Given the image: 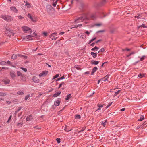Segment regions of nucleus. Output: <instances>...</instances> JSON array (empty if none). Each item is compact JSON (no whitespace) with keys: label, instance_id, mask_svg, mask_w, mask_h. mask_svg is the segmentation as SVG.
I'll return each mask as SVG.
<instances>
[{"label":"nucleus","instance_id":"1","mask_svg":"<svg viewBox=\"0 0 147 147\" xmlns=\"http://www.w3.org/2000/svg\"><path fill=\"white\" fill-rule=\"evenodd\" d=\"M89 18L88 17V15L87 14H84L82 16L77 17L75 19L74 22L77 24L85 20H88Z\"/></svg>","mask_w":147,"mask_h":147},{"label":"nucleus","instance_id":"2","mask_svg":"<svg viewBox=\"0 0 147 147\" xmlns=\"http://www.w3.org/2000/svg\"><path fill=\"white\" fill-rule=\"evenodd\" d=\"M1 17L8 22H10L13 20L12 18L8 15H2L1 16Z\"/></svg>","mask_w":147,"mask_h":147},{"label":"nucleus","instance_id":"3","mask_svg":"<svg viewBox=\"0 0 147 147\" xmlns=\"http://www.w3.org/2000/svg\"><path fill=\"white\" fill-rule=\"evenodd\" d=\"M36 35V34L34 33L32 35H30L25 36L23 39L26 41H29L32 40V37H34Z\"/></svg>","mask_w":147,"mask_h":147},{"label":"nucleus","instance_id":"4","mask_svg":"<svg viewBox=\"0 0 147 147\" xmlns=\"http://www.w3.org/2000/svg\"><path fill=\"white\" fill-rule=\"evenodd\" d=\"M5 34L7 36L10 37L14 35L13 31L10 29H6L5 30Z\"/></svg>","mask_w":147,"mask_h":147},{"label":"nucleus","instance_id":"5","mask_svg":"<svg viewBox=\"0 0 147 147\" xmlns=\"http://www.w3.org/2000/svg\"><path fill=\"white\" fill-rule=\"evenodd\" d=\"M22 30L25 32L27 33V32H32V30L29 27L24 26L22 27Z\"/></svg>","mask_w":147,"mask_h":147},{"label":"nucleus","instance_id":"6","mask_svg":"<svg viewBox=\"0 0 147 147\" xmlns=\"http://www.w3.org/2000/svg\"><path fill=\"white\" fill-rule=\"evenodd\" d=\"M46 8L47 12L50 14L52 13L54 11V9L50 5H48Z\"/></svg>","mask_w":147,"mask_h":147},{"label":"nucleus","instance_id":"7","mask_svg":"<svg viewBox=\"0 0 147 147\" xmlns=\"http://www.w3.org/2000/svg\"><path fill=\"white\" fill-rule=\"evenodd\" d=\"M48 72L47 71H44L42 73H40L39 76L40 77L45 76L47 74Z\"/></svg>","mask_w":147,"mask_h":147},{"label":"nucleus","instance_id":"8","mask_svg":"<svg viewBox=\"0 0 147 147\" xmlns=\"http://www.w3.org/2000/svg\"><path fill=\"white\" fill-rule=\"evenodd\" d=\"M32 81L34 83H38L39 82V79L36 77L34 76L32 78Z\"/></svg>","mask_w":147,"mask_h":147},{"label":"nucleus","instance_id":"9","mask_svg":"<svg viewBox=\"0 0 147 147\" xmlns=\"http://www.w3.org/2000/svg\"><path fill=\"white\" fill-rule=\"evenodd\" d=\"M87 14L88 15V17L89 18V19L88 20H90V19L91 20H94L96 18V14H93L91 15L90 16V17H89V15L88 14Z\"/></svg>","mask_w":147,"mask_h":147},{"label":"nucleus","instance_id":"10","mask_svg":"<svg viewBox=\"0 0 147 147\" xmlns=\"http://www.w3.org/2000/svg\"><path fill=\"white\" fill-rule=\"evenodd\" d=\"M17 56H20V57H26V56H24L23 55H16L13 54V55H12V56L11 57V58H12V59H16L17 58Z\"/></svg>","mask_w":147,"mask_h":147},{"label":"nucleus","instance_id":"11","mask_svg":"<svg viewBox=\"0 0 147 147\" xmlns=\"http://www.w3.org/2000/svg\"><path fill=\"white\" fill-rule=\"evenodd\" d=\"M98 70V68L96 67H94L92 69L91 73V75H93L94 73Z\"/></svg>","mask_w":147,"mask_h":147},{"label":"nucleus","instance_id":"12","mask_svg":"<svg viewBox=\"0 0 147 147\" xmlns=\"http://www.w3.org/2000/svg\"><path fill=\"white\" fill-rule=\"evenodd\" d=\"M55 33H53L51 35L49 36V38L53 40L55 39Z\"/></svg>","mask_w":147,"mask_h":147},{"label":"nucleus","instance_id":"13","mask_svg":"<svg viewBox=\"0 0 147 147\" xmlns=\"http://www.w3.org/2000/svg\"><path fill=\"white\" fill-rule=\"evenodd\" d=\"M3 81L5 84H9L10 82V80L7 78H5L3 80Z\"/></svg>","mask_w":147,"mask_h":147},{"label":"nucleus","instance_id":"14","mask_svg":"<svg viewBox=\"0 0 147 147\" xmlns=\"http://www.w3.org/2000/svg\"><path fill=\"white\" fill-rule=\"evenodd\" d=\"M11 9L12 11L16 13L18 12V10L14 6H13L10 8Z\"/></svg>","mask_w":147,"mask_h":147},{"label":"nucleus","instance_id":"15","mask_svg":"<svg viewBox=\"0 0 147 147\" xmlns=\"http://www.w3.org/2000/svg\"><path fill=\"white\" fill-rule=\"evenodd\" d=\"M90 54L93 58H95L96 57L97 53L96 52L94 53L93 52H91Z\"/></svg>","mask_w":147,"mask_h":147},{"label":"nucleus","instance_id":"16","mask_svg":"<svg viewBox=\"0 0 147 147\" xmlns=\"http://www.w3.org/2000/svg\"><path fill=\"white\" fill-rule=\"evenodd\" d=\"M61 101V99L59 98H58L57 101H56V106H57L59 105L60 102Z\"/></svg>","mask_w":147,"mask_h":147},{"label":"nucleus","instance_id":"17","mask_svg":"<svg viewBox=\"0 0 147 147\" xmlns=\"http://www.w3.org/2000/svg\"><path fill=\"white\" fill-rule=\"evenodd\" d=\"M109 76L107 75L104 77V78H102V80L103 81H106L107 80H108V78H109Z\"/></svg>","mask_w":147,"mask_h":147},{"label":"nucleus","instance_id":"18","mask_svg":"<svg viewBox=\"0 0 147 147\" xmlns=\"http://www.w3.org/2000/svg\"><path fill=\"white\" fill-rule=\"evenodd\" d=\"M32 115H30L26 119V120L27 121H30L32 119Z\"/></svg>","mask_w":147,"mask_h":147},{"label":"nucleus","instance_id":"19","mask_svg":"<svg viewBox=\"0 0 147 147\" xmlns=\"http://www.w3.org/2000/svg\"><path fill=\"white\" fill-rule=\"evenodd\" d=\"M97 106L98 107V108L97 109L96 111H97L98 110H100L101 109V108L103 107V105H100V104H98Z\"/></svg>","mask_w":147,"mask_h":147},{"label":"nucleus","instance_id":"20","mask_svg":"<svg viewBox=\"0 0 147 147\" xmlns=\"http://www.w3.org/2000/svg\"><path fill=\"white\" fill-rule=\"evenodd\" d=\"M10 76L12 78H14L16 76L15 72H10Z\"/></svg>","mask_w":147,"mask_h":147},{"label":"nucleus","instance_id":"21","mask_svg":"<svg viewBox=\"0 0 147 147\" xmlns=\"http://www.w3.org/2000/svg\"><path fill=\"white\" fill-rule=\"evenodd\" d=\"M74 68L79 70H81L82 69L80 66L78 65H75L74 66Z\"/></svg>","mask_w":147,"mask_h":147},{"label":"nucleus","instance_id":"22","mask_svg":"<svg viewBox=\"0 0 147 147\" xmlns=\"http://www.w3.org/2000/svg\"><path fill=\"white\" fill-rule=\"evenodd\" d=\"M20 78L23 81H25L26 80V78L24 75H23L22 76H20Z\"/></svg>","mask_w":147,"mask_h":147},{"label":"nucleus","instance_id":"23","mask_svg":"<svg viewBox=\"0 0 147 147\" xmlns=\"http://www.w3.org/2000/svg\"><path fill=\"white\" fill-rule=\"evenodd\" d=\"M107 123V120H105L104 122H103V121H102V122L101 125H102L104 127H106Z\"/></svg>","mask_w":147,"mask_h":147},{"label":"nucleus","instance_id":"24","mask_svg":"<svg viewBox=\"0 0 147 147\" xmlns=\"http://www.w3.org/2000/svg\"><path fill=\"white\" fill-rule=\"evenodd\" d=\"M99 62L96 61H93L91 62V63L92 65H96L98 64Z\"/></svg>","mask_w":147,"mask_h":147},{"label":"nucleus","instance_id":"25","mask_svg":"<svg viewBox=\"0 0 147 147\" xmlns=\"http://www.w3.org/2000/svg\"><path fill=\"white\" fill-rule=\"evenodd\" d=\"M82 26V24H76L74 25V27H71V28H77L78 27H80Z\"/></svg>","mask_w":147,"mask_h":147},{"label":"nucleus","instance_id":"26","mask_svg":"<svg viewBox=\"0 0 147 147\" xmlns=\"http://www.w3.org/2000/svg\"><path fill=\"white\" fill-rule=\"evenodd\" d=\"M26 6H27V8H30L31 7V5L28 3L26 2L25 5Z\"/></svg>","mask_w":147,"mask_h":147},{"label":"nucleus","instance_id":"27","mask_svg":"<svg viewBox=\"0 0 147 147\" xmlns=\"http://www.w3.org/2000/svg\"><path fill=\"white\" fill-rule=\"evenodd\" d=\"M80 37L82 39H84L86 38V36L84 34H81Z\"/></svg>","mask_w":147,"mask_h":147},{"label":"nucleus","instance_id":"28","mask_svg":"<svg viewBox=\"0 0 147 147\" xmlns=\"http://www.w3.org/2000/svg\"><path fill=\"white\" fill-rule=\"evenodd\" d=\"M28 16L31 19L32 21L33 22L34 21V20H33V18L31 16V15L30 14H28Z\"/></svg>","mask_w":147,"mask_h":147},{"label":"nucleus","instance_id":"29","mask_svg":"<svg viewBox=\"0 0 147 147\" xmlns=\"http://www.w3.org/2000/svg\"><path fill=\"white\" fill-rule=\"evenodd\" d=\"M65 78V77L64 76H62L61 78H58L56 79V81H58L60 80H62Z\"/></svg>","mask_w":147,"mask_h":147},{"label":"nucleus","instance_id":"30","mask_svg":"<svg viewBox=\"0 0 147 147\" xmlns=\"http://www.w3.org/2000/svg\"><path fill=\"white\" fill-rule=\"evenodd\" d=\"M71 94H69L67 95L66 98L65 99L66 100H67L71 98Z\"/></svg>","mask_w":147,"mask_h":147},{"label":"nucleus","instance_id":"31","mask_svg":"<svg viewBox=\"0 0 147 147\" xmlns=\"http://www.w3.org/2000/svg\"><path fill=\"white\" fill-rule=\"evenodd\" d=\"M144 77V74H140L138 75V77H139L140 78H142Z\"/></svg>","mask_w":147,"mask_h":147},{"label":"nucleus","instance_id":"32","mask_svg":"<svg viewBox=\"0 0 147 147\" xmlns=\"http://www.w3.org/2000/svg\"><path fill=\"white\" fill-rule=\"evenodd\" d=\"M75 117L76 119H79L81 118V117L80 115H76Z\"/></svg>","mask_w":147,"mask_h":147},{"label":"nucleus","instance_id":"33","mask_svg":"<svg viewBox=\"0 0 147 147\" xmlns=\"http://www.w3.org/2000/svg\"><path fill=\"white\" fill-rule=\"evenodd\" d=\"M6 95V94L5 93L0 92V96H4Z\"/></svg>","mask_w":147,"mask_h":147},{"label":"nucleus","instance_id":"34","mask_svg":"<svg viewBox=\"0 0 147 147\" xmlns=\"http://www.w3.org/2000/svg\"><path fill=\"white\" fill-rule=\"evenodd\" d=\"M7 63L6 62L2 61L0 62V64L1 65H5Z\"/></svg>","mask_w":147,"mask_h":147},{"label":"nucleus","instance_id":"35","mask_svg":"<svg viewBox=\"0 0 147 147\" xmlns=\"http://www.w3.org/2000/svg\"><path fill=\"white\" fill-rule=\"evenodd\" d=\"M144 119V117L143 115H142L140 117V119L138 120V121H141Z\"/></svg>","mask_w":147,"mask_h":147},{"label":"nucleus","instance_id":"36","mask_svg":"<svg viewBox=\"0 0 147 147\" xmlns=\"http://www.w3.org/2000/svg\"><path fill=\"white\" fill-rule=\"evenodd\" d=\"M21 107H19L18 108L17 110L15 112V114H16L18 112H19L21 109Z\"/></svg>","mask_w":147,"mask_h":147},{"label":"nucleus","instance_id":"37","mask_svg":"<svg viewBox=\"0 0 147 147\" xmlns=\"http://www.w3.org/2000/svg\"><path fill=\"white\" fill-rule=\"evenodd\" d=\"M96 37H95L94 38H93L91 40H90L89 41V43H90L92 42L93 41H94V40H96Z\"/></svg>","mask_w":147,"mask_h":147},{"label":"nucleus","instance_id":"38","mask_svg":"<svg viewBox=\"0 0 147 147\" xmlns=\"http://www.w3.org/2000/svg\"><path fill=\"white\" fill-rule=\"evenodd\" d=\"M98 49H99V48L95 46L94 48H92L91 49V50L92 51H94L95 50H97Z\"/></svg>","mask_w":147,"mask_h":147},{"label":"nucleus","instance_id":"39","mask_svg":"<svg viewBox=\"0 0 147 147\" xmlns=\"http://www.w3.org/2000/svg\"><path fill=\"white\" fill-rule=\"evenodd\" d=\"M17 75L18 76H22L23 74H22L19 71H17Z\"/></svg>","mask_w":147,"mask_h":147},{"label":"nucleus","instance_id":"40","mask_svg":"<svg viewBox=\"0 0 147 147\" xmlns=\"http://www.w3.org/2000/svg\"><path fill=\"white\" fill-rule=\"evenodd\" d=\"M102 24L101 23H98L95 24L94 26H96L98 27H99Z\"/></svg>","mask_w":147,"mask_h":147},{"label":"nucleus","instance_id":"41","mask_svg":"<svg viewBox=\"0 0 147 147\" xmlns=\"http://www.w3.org/2000/svg\"><path fill=\"white\" fill-rule=\"evenodd\" d=\"M56 140L58 143H59L61 142V139L60 138H58L56 139Z\"/></svg>","mask_w":147,"mask_h":147},{"label":"nucleus","instance_id":"42","mask_svg":"<svg viewBox=\"0 0 147 147\" xmlns=\"http://www.w3.org/2000/svg\"><path fill=\"white\" fill-rule=\"evenodd\" d=\"M61 92L60 91H58L56 93V97L59 96L61 94Z\"/></svg>","mask_w":147,"mask_h":147},{"label":"nucleus","instance_id":"43","mask_svg":"<svg viewBox=\"0 0 147 147\" xmlns=\"http://www.w3.org/2000/svg\"><path fill=\"white\" fill-rule=\"evenodd\" d=\"M24 94V93L22 91H18L17 92V94L19 95H22Z\"/></svg>","mask_w":147,"mask_h":147},{"label":"nucleus","instance_id":"44","mask_svg":"<svg viewBox=\"0 0 147 147\" xmlns=\"http://www.w3.org/2000/svg\"><path fill=\"white\" fill-rule=\"evenodd\" d=\"M20 69H21L25 72H26L27 71V69L26 68L21 67H20Z\"/></svg>","mask_w":147,"mask_h":147},{"label":"nucleus","instance_id":"45","mask_svg":"<svg viewBox=\"0 0 147 147\" xmlns=\"http://www.w3.org/2000/svg\"><path fill=\"white\" fill-rule=\"evenodd\" d=\"M105 51V49L103 48H101L99 50L98 53L100 52H103Z\"/></svg>","mask_w":147,"mask_h":147},{"label":"nucleus","instance_id":"46","mask_svg":"<svg viewBox=\"0 0 147 147\" xmlns=\"http://www.w3.org/2000/svg\"><path fill=\"white\" fill-rule=\"evenodd\" d=\"M12 115H10L8 121H7V122L9 123V121L11 120V118H12Z\"/></svg>","mask_w":147,"mask_h":147},{"label":"nucleus","instance_id":"47","mask_svg":"<svg viewBox=\"0 0 147 147\" xmlns=\"http://www.w3.org/2000/svg\"><path fill=\"white\" fill-rule=\"evenodd\" d=\"M64 82H62V83H61L59 85V86L58 87V88H60L62 85H64Z\"/></svg>","mask_w":147,"mask_h":147},{"label":"nucleus","instance_id":"48","mask_svg":"<svg viewBox=\"0 0 147 147\" xmlns=\"http://www.w3.org/2000/svg\"><path fill=\"white\" fill-rule=\"evenodd\" d=\"M30 96L29 94L28 95L26 96L25 98V100H26L30 97Z\"/></svg>","mask_w":147,"mask_h":147},{"label":"nucleus","instance_id":"49","mask_svg":"<svg viewBox=\"0 0 147 147\" xmlns=\"http://www.w3.org/2000/svg\"><path fill=\"white\" fill-rule=\"evenodd\" d=\"M112 103V102H111V103L107 105L106 106V108H108L109 106H110L111 105Z\"/></svg>","mask_w":147,"mask_h":147},{"label":"nucleus","instance_id":"50","mask_svg":"<svg viewBox=\"0 0 147 147\" xmlns=\"http://www.w3.org/2000/svg\"><path fill=\"white\" fill-rule=\"evenodd\" d=\"M18 18L20 19H22L23 18V17H22L20 15L18 16Z\"/></svg>","mask_w":147,"mask_h":147},{"label":"nucleus","instance_id":"51","mask_svg":"<svg viewBox=\"0 0 147 147\" xmlns=\"http://www.w3.org/2000/svg\"><path fill=\"white\" fill-rule=\"evenodd\" d=\"M120 91H121V90H119L117 92H115V93L116 94H118L120 92Z\"/></svg>","mask_w":147,"mask_h":147},{"label":"nucleus","instance_id":"52","mask_svg":"<svg viewBox=\"0 0 147 147\" xmlns=\"http://www.w3.org/2000/svg\"><path fill=\"white\" fill-rule=\"evenodd\" d=\"M144 56H143L142 57L140 58V61H142L144 59Z\"/></svg>","mask_w":147,"mask_h":147},{"label":"nucleus","instance_id":"53","mask_svg":"<svg viewBox=\"0 0 147 147\" xmlns=\"http://www.w3.org/2000/svg\"><path fill=\"white\" fill-rule=\"evenodd\" d=\"M85 33L86 34H87L88 36L89 35V34L90 33V32L88 31H86L85 32Z\"/></svg>","mask_w":147,"mask_h":147},{"label":"nucleus","instance_id":"54","mask_svg":"<svg viewBox=\"0 0 147 147\" xmlns=\"http://www.w3.org/2000/svg\"><path fill=\"white\" fill-rule=\"evenodd\" d=\"M43 34L45 36H46L47 35V33L46 32H43Z\"/></svg>","mask_w":147,"mask_h":147},{"label":"nucleus","instance_id":"55","mask_svg":"<svg viewBox=\"0 0 147 147\" xmlns=\"http://www.w3.org/2000/svg\"><path fill=\"white\" fill-rule=\"evenodd\" d=\"M65 32H62L59 33V34L61 35H63Z\"/></svg>","mask_w":147,"mask_h":147},{"label":"nucleus","instance_id":"56","mask_svg":"<svg viewBox=\"0 0 147 147\" xmlns=\"http://www.w3.org/2000/svg\"><path fill=\"white\" fill-rule=\"evenodd\" d=\"M140 16H141L140 15H139L138 16H135V17H136L138 19H139V18H141L140 17Z\"/></svg>","mask_w":147,"mask_h":147},{"label":"nucleus","instance_id":"57","mask_svg":"<svg viewBox=\"0 0 147 147\" xmlns=\"http://www.w3.org/2000/svg\"><path fill=\"white\" fill-rule=\"evenodd\" d=\"M84 130V129L83 128H82L81 130L79 131L78 133H80L81 132L83 131Z\"/></svg>","mask_w":147,"mask_h":147},{"label":"nucleus","instance_id":"58","mask_svg":"<svg viewBox=\"0 0 147 147\" xmlns=\"http://www.w3.org/2000/svg\"><path fill=\"white\" fill-rule=\"evenodd\" d=\"M104 31V30H100L97 32L98 33L103 32Z\"/></svg>","mask_w":147,"mask_h":147},{"label":"nucleus","instance_id":"59","mask_svg":"<svg viewBox=\"0 0 147 147\" xmlns=\"http://www.w3.org/2000/svg\"><path fill=\"white\" fill-rule=\"evenodd\" d=\"M102 81V79L100 80H98V84H99V83L100 82V81Z\"/></svg>","mask_w":147,"mask_h":147},{"label":"nucleus","instance_id":"60","mask_svg":"<svg viewBox=\"0 0 147 147\" xmlns=\"http://www.w3.org/2000/svg\"><path fill=\"white\" fill-rule=\"evenodd\" d=\"M39 96H41L42 94H44V93L42 92V93L40 92V93H39Z\"/></svg>","mask_w":147,"mask_h":147},{"label":"nucleus","instance_id":"61","mask_svg":"<svg viewBox=\"0 0 147 147\" xmlns=\"http://www.w3.org/2000/svg\"><path fill=\"white\" fill-rule=\"evenodd\" d=\"M141 27H143V28H146V27H147V26H145L144 24H142V25H141Z\"/></svg>","mask_w":147,"mask_h":147},{"label":"nucleus","instance_id":"62","mask_svg":"<svg viewBox=\"0 0 147 147\" xmlns=\"http://www.w3.org/2000/svg\"><path fill=\"white\" fill-rule=\"evenodd\" d=\"M7 64H9V65H10V64H11V62H10V61H7Z\"/></svg>","mask_w":147,"mask_h":147},{"label":"nucleus","instance_id":"63","mask_svg":"<svg viewBox=\"0 0 147 147\" xmlns=\"http://www.w3.org/2000/svg\"><path fill=\"white\" fill-rule=\"evenodd\" d=\"M90 73H89V71H87V72H85L84 73V74H89Z\"/></svg>","mask_w":147,"mask_h":147},{"label":"nucleus","instance_id":"64","mask_svg":"<svg viewBox=\"0 0 147 147\" xmlns=\"http://www.w3.org/2000/svg\"><path fill=\"white\" fill-rule=\"evenodd\" d=\"M125 108H122L121 109V110H120V111H125Z\"/></svg>","mask_w":147,"mask_h":147}]
</instances>
